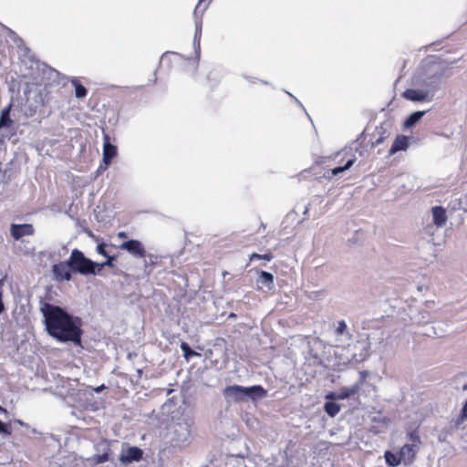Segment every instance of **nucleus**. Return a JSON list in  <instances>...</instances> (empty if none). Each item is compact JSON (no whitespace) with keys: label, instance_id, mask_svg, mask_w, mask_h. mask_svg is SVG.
Returning a JSON list of instances; mask_svg holds the SVG:
<instances>
[{"label":"nucleus","instance_id":"f257e3e1","mask_svg":"<svg viewBox=\"0 0 467 467\" xmlns=\"http://www.w3.org/2000/svg\"><path fill=\"white\" fill-rule=\"evenodd\" d=\"M44 324L47 334L59 342H73L79 344L82 337V321L64 308L49 303H45L41 308Z\"/></svg>","mask_w":467,"mask_h":467},{"label":"nucleus","instance_id":"f03ea898","mask_svg":"<svg viewBox=\"0 0 467 467\" xmlns=\"http://www.w3.org/2000/svg\"><path fill=\"white\" fill-rule=\"evenodd\" d=\"M67 260L72 272L81 275H93L96 273L98 264L87 258L78 249L72 250Z\"/></svg>","mask_w":467,"mask_h":467},{"label":"nucleus","instance_id":"7ed1b4c3","mask_svg":"<svg viewBox=\"0 0 467 467\" xmlns=\"http://www.w3.org/2000/svg\"><path fill=\"white\" fill-rule=\"evenodd\" d=\"M267 391L260 385L252 387H243L239 385L228 386L223 390L225 397L234 398L236 401L244 400V395H256L258 397H265Z\"/></svg>","mask_w":467,"mask_h":467},{"label":"nucleus","instance_id":"20e7f679","mask_svg":"<svg viewBox=\"0 0 467 467\" xmlns=\"http://www.w3.org/2000/svg\"><path fill=\"white\" fill-rule=\"evenodd\" d=\"M341 157L338 161L339 166L330 170V176H336L340 172L349 169L356 161L357 158L351 150H346L343 152H337L336 158Z\"/></svg>","mask_w":467,"mask_h":467},{"label":"nucleus","instance_id":"39448f33","mask_svg":"<svg viewBox=\"0 0 467 467\" xmlns=\"http://www.w3.org/2000/svg\"><path fill=\"white\" fill-rule=\"evenodd\" d=\"M119 248L126 250L130 254L138 258H144L146 256V249L143 244L135 239L128 240L119 245Z\"/></svg>","mask_w":467,"mask_h":467},{"label":"nucleus","instance_id":"423d86ee","mask_svg":"<svg viewBox=\"0 0 467 467\" xmlns=\"http://www.w3.org/2000/svg\"><path fill=\"white\" fill-rule=\"evenodd\" d=\"M103 140V162L105 166L102 167V165H100L99 169L105 170L111 163L112 160L117 156L118 150L115 145L110 143L109 136L108 134H104Z\"/></svg>","mask_w":467,"mask_h":467},{"label":"nucleus","instance_id":"0eeeda50","mask_svg":"<svg viewBox=\"0 0 467 467\" xmlns=\"http://www.w3.org/2000/svg\"><path fill=\"white\" fill-rule=\"evenodd\" d=\"M52 271L57 279L61 281H69L72 278L71 269L68 264V260L66 262H59L55 264L52 267Z\"/></svg>","mask_w":467,"mask_h":467},{"label":"nucleus","instance_id":"6e6552de","mask_svg":"<svg viewBox=\"0 0 467 467\" xmlns=\"http://www.w3.org/2000/svg\"><path fill=\"white\" fill-rule=\"evenodd\" d=\"M11 235L15 240H19L24 236L33 235L35 229L30 223L24 224H11L10 228Z\"/></svg>","mask_w":467,"mask_h":467},{"label":"nucleus","instance_id":"1a4fd4ad","mask_svg":"<svg viewBox=\"0 0 467 467\" xmlns=\"http://www.w3.org/2000/svg\"><path fill=\"white\" fill-rule=\"evenodd\" d=\"M402 97L410 101H425L429 100V93L425 90L407 88Z\"/></svg>","mask_w":467,"mask_h":467},{"label":"nucleus","instance_id":"9d476101","mask_svg":"<svg viewBox=\"0 0 467 467\" xmlns=\"http://www.w3.org/2000/svg\"><path fill=\"white\" fill-rule=\"evenodd\" d=\"M416 448L410 444L403 445L399 451V455L405 464H411L416 458Z\"/></svg>","mask_w":467,"mask_h":467},{"label":"nucleus","instance_id":"9b49d317","mask_svg":"<svg viewBox=\"0 0 467 467\" xmlns=\"http://www.w3.org/2000/svg\"><path fill=\"white\" fill-rule=\"evenodd\" d=\"M433 223L437 226H442L447 221L446 211L441 206L432 207Z\"/></svg>","mask_w":467,"mask_h":467},{"label":"nucleus","instance_id":"f8f14e48","mask_svg":"<svg viewBox=\"0 0 467 467\" xmlns=\"http://www.w3.org/2000/svg\"><path fill=\"white\" fill-rule=\"evenodd\" d=\"M407 147H408V139H407V137L403 136V135H399L394 140V141H393V143L391 145V148L389 150V152L392 154V153H395L397 151L406 150Z\"/></svg>","mask_w":467,"mask_h":467},{"label":"nucleus","instance_id":"ddd939ff","mask_svg":"<svg viewBox=\"0 0 467 467\" xmlns=\"http://www.w3.org/2000/svg\"><path fill=\"white\" fill-rule=\"evenodd\" d=\"M143 451L138 447H130L124 456L126 462H139L141 460Z\"/></svg>","mask_w":467,"mask_h":467},{"label":"nucleus","instance_id":"4468645a","mask_svg":"<svg viewBox=\"0 0 467 467\" xmlns=\"http://www.w3.org/2000/svg\"><path fill=\"white\" fill-rule=\"evenodd\" d=\"M359 391V386L358 385H353L351 387H345L341 388L339 392L337 395V399L338 400H345L348 399L351 396H354Z\"/></svg>","mask_w":467,"mask_h":467},{"label":"nucleus","instance_id":"2eb2a0df","mask_svg":"<svg viewBox=\"0 0 467 467\" xmlns=\"http://www.w3.org/2000/svg\"><path fill=\"white\" fill-rule=\"evenodd\" d=\"M257 282L264 285L268 289L274 287V275L266 271H261Z\"/></svg>","mask_w":467,"mask_h":467},{"label":"nucleus","instance_id":"dca6fc26","mask_svg":"<svg viewBox=\"0 0 467 467\" xmlns=\"http://www.w3.org/2000/svg\"><path fill=\"white\" fill-rule=\"evenodd\" d=\"M384 457H385L387 464L389 466H398L402 462L399 453L395 454L389 451H387L385 452Z\"/></svg>","mask_w":467,"mask_h":467},{"label":"nucleus","instance_id":"f3484780","mask_svg":"<svg viewBox=\"0 0 467 467\" xmlns=\"http://www.w3.org/2000/svg\"><path fill=\"white\" fill-rule=\"evenodd\" d=\"M72 85L75 87V95L78 99L85 98L88 94L87 88L78 79H72Z\"/></svg>","mask_w":467,"mask_h":467},{"label":"nucleus","instance_id":"a211bd4d","mask_svg":"<svg viewBox=\"0 0 467 467\" xmlns=\"http://www.w3.org/2000/svg\"><path fill=\"white\" fill-rule=\"evenodd\" d=\"M10 109H11V105H9L8 107L5 108L2 112H1V116H0V127H9L12 120L10 119Z\"/></svg>","mask_w":467,"mask_h":467},{"label":"nucleus","instance_id":"6ab92c4d","mask_svg":"<svg viewBox=\"0 0 467 467\" xmlns=\"http://www.w3.org/2000/svg\"><path fill=\"white\" fill-rule=\"evenodd\" d=\"M325 411L330 417H335L340 411V406L333 401H327L325 403Z\"/></svg>","mask_w":467,"mask_h":467},{"label":"nucleus","instance_id":"aec40b11","mask_svg":"<svg viewBox=\"0 0 467 467\" xmlns=\"http://www.w3.org/2000/svg\"><path fill=\"white\" fill-rule=\"evenodd\" d=\"M0 412L4 414H7V410L0 406ZM0 434L5 435H11L12 434V429L10 423H4L0 420Z\"/></svg>","mask_w":467,"mask_h":467},{"label":"nucleus","instance_id":"412c9836","mask_svg":"<svg viewBox=\"0 0 467 467\" xmlns=\"http://www.w3.org/2000/svg\"><path fill=\"white\" fill-rule=\"evenodd\" d=\"M109 448L108 447L107 450L102 454H94L90 458V461L94 464H99V463L106 462L109 461Z\"/></svg>","mask_w":467,"mask_h":467},{"label":"nucleus","instance_id":"4be33fe9","mask_svg":"<svg viewBox=\"0 0 467 467\" xmlns=\"http://www.w3.org/2000/svg\"><path fill=\"white\" fill-rule=\"evenodd\" d=\"M466 420H467V400H466V402L464 403L459 416L456 418V420L454 421V426L456 428H458L462 423H464Z\"/></svg>","mask_w":467,"mask_h":467},{"label":"nucleus","instance_id":"5701e85b","mask_svg":"<svg viewBox=\"0 0 467 467\" xmlns=\"http://www.w3.org/2000/svg\"><path fill=\"white\" fill-rule=\"evenodd\" d=\"M181 349L182 350L183 356L187 360L193 356H199V353L192 350L187 342L181 343Z\"/></svg>","mask_w":467,"mask_h":467},{"label":"nucleus","instance_id":"b1692460","mask_svg":"<svg viewBox=\"0 0 467 467\" xmlns=\"http://www.w3.org/2000/svg\"><path fill=\"white\" fill-rule=\"evenodd\" d=\"M424 115V111H416L410 115V117L406 119L405 125L410 127L418 122L422 116Z\"/></svg>","mask_w":467,"mask_h":467},{"label":"nucleus","instance_id":"393cba45","mask_svg":"<svg viewBox=\"0 0 467 467\" xmlns=\"http://www.w3.org/2000/svg\"><path fill=\"white\" fill-rule=\"evenodd\" d=\"M274 258L273 254L271 252H268L266 254H259L257 253H253L251 255H250V261H253V260H255V259H264L265 261H271L272 259Z\"/></svg>","mask_w":467,"mask_h":467},{"label":"nucleus","instance_id":"a878e982","mask_svg":"<svg viewBox=\"0 0 467 467\" xmlns=\"http://www.w3.org/2000/svg\"><path fill=\"white\" fill-rule=\"evenodd\" d=\"M409 439L412 442L410 445H413V447H417L420 443V439L416 431H410L409 434Z\"/></svg>","mask_w":467,"mask_h":467},{"label":"nucleus","instance_id":"bb28decb","mask_svg":"<svg viewBox=\"0 0 467 467\" xmlns=\"http://www.w3.org/2000/svg\"><path fill=\"white\" fill-rule=\"evenodd\" d=\"M105 257L107 258V261L100 265L98 264V266H99V268H103L105 266L113 267L114 266L113 261L115 260V256L108 254V256H105Z\"/></svg>","mask_w":467,"mask_h":467},{"label":"nucleus","instance_id":"cd10ccee","mask_svg":"<svg viewBox=\"0 0 467 467\" xmlns=\"http://www.w3.org/2000/svg\"><path fill=\"white\" fill-rule=\"evenodd\" d=\"M4 279H0V314L5 311V305L3 302V287H4Z\"/></svg>","mask_w":467,"mask_h":467},{"label":"nucleus","instance_id":"c85d7f7f","mask_svg":"<svg viewBox=\"0 0 467 467\" xmlns=\"http://www.w3.org/2000/svg\"><path fill=\"white\" fill-rule=\"evenodd\" d=\"M347 330V324L344 320L338 322V326L336 329L337 335H342Z\"/></svg>","mask_w":467,"mask_h":467},{"label":"nucleus","instance_id":"c756f323","mask_svg":"<svg viewBox=\"0 0 467 467\" xmlns=\"http://www.w3.org/2000/svg\"><path fill=\"white\" fill-rule=\"evenodd\" d=\"M204 2H205V0H199V3H198V5H196V7H195V9H194V14H195V15H196L199 11L203 12V11L207 8V6H208L209 3H208V4H204V5H203V3H204Z\"/></svg>","mask_w":467,"mask_h":467},{"label":"nucleus","instance_id":"7c9ffc66","mask_svg":"<svg viewBox=\"0 0 467 467\" xmlns=\"http://www.w3.org/2000/svg\"><path fill=\"white\" fill-rule=\"evenodd\" d=\"M105 246L106 244L104 243H100L97 245V253L103 255V256H108V253L107 251L105 250Z\"/></svg>","mask_w":467,"mask_h":467},{"label":"nucleus","instance_id":"2f4dec72","mask_svg":"<svg viewBox=\"0 0 467 467\" xmlns=\"http://www.w3.org/2000/svg\"><path fill=\"white\" fill-rule=\"evenodd\" d=\"M117 235L119 239H127L128 238V234L126 232H119Z\"/></svg>","mask_w":467,"mask_h":467},{"label":"nucleus","instance_id":"473e14b6","mask_svg":"<svg viewBox=\"0 0 467 467\" xmlns=\"http://www.w3.org/2000/svg\"><path fill=\"white\" fill-rule=\"evenodd\" d=\"M105 388H106V387H105V385H101V386H99V387L96 388V389H95V391H96L97 393H99V392H100L102 389H104Z\"/></svg>","mask_w":467,"mask_h":467},{"label":"nucleus","instance_id":"72a5a7b5","mask_svg":"<svg viewBox=\"0 0 467 467\" xmlns=\"http://www.w3.org/2000/svg\"><path fill=\"white\" fill-rule=\"evenodd\" d=\"M16 422L20 425H23V422L20 420H17Z\"/></svg>","mask_w":467,"mask_h":467}]
</instances>
